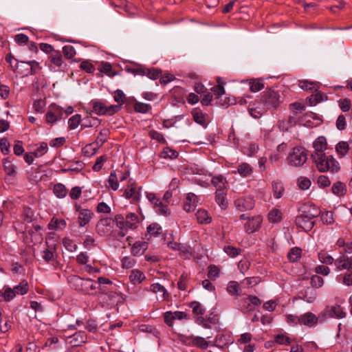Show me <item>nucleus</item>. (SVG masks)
Instances as JSON below:
<instances>
[{
    "label": "nucleus",
    "mask_w": 352,
    "mask_h": 352,
    "mask_svg": "<svg viewBox=\"0 0 352 352\" xmlns=\"http://www.w3.org/2000/svg\"><path fill=\"white\" fill-rule=\"evenodd\" d=\"M300 213L296 217V225L305 232L310 231L315 223L316 218L319 215L320 211L315 205L306 204L300 209Z\"/></svg>",
    "instance_id": "nucleus-1"
},
{
    "label": "nucleus",
    "mask_w": 352,
    "mask_h": 352,
    "mask_svg": "<svg viewBox=\"0 0 352 352\" xmlns=\"http://www.w3.org/2000/svg\"><path fill=\"white\" fill-rule=\"evenodd\" d=\"M283 102L279 92L274 89L269 88L261 94L260 104L263 109H276Z\"/></svg>",
    "instance_id": "nucleus-2"
},
{
    "label": "nucleus",
    "mask_w": 352,
    "mask_h": 352,
    "mask_svg": "<svg viewBox=\"0 0 352 352\" xmlns=\"http://www.w3.org/2000/svg\"><path fill=\"white\" fill-rule=\"evenodd\" d=\"M318 170L320 173L331 172L336 173L340 171V166L339 162L335 159L332 155H323L319 157L316 156L313 160Z\"/></svg>",
    "instance_id": "nucleus-3"
},
{
    "label": "nucleus",
    "mask_w": 352,
    "mask_h": 352,
    "mask_svg": "<svg viewBox=\"0 0 352 352\" xmlns=\"http://www.w3.org/2000/svg\"><path fill=\"white\" fill-rule=\"evenodd\" d=\"M96 296H97L99 300H100L102 306H113L115 305L122 304L124 301L123 296L120 292L116 291L107 292L102 287H100V291H98V292H96Z\"/></svg>",
    "instance_id": "nucleus-4"
},
{
    "label": "nucleus",
    "mask_w": 352,
    "mask_h": 352,
    "mask_svg": "<svg viewBox=\"0 0 352 352\" xmlns=\"http://www.w3.org/2000/svg\"><path fill=\"white\" fill-rule=\"evenodd\" d=\"M307 160V153L302 146L294 147L287 157V161L290 166H301Z\"/></svg>",
    "instance_id": "nucleus-5"
},
{
    "label": "nucleus",
    "mask_w": 352,
    "mask_h": 352,
    "mask_svg": "<svg viewBox=\"0 0 352 352\" xmlns=\"http://www.w3.org/2000/svg\"><path fill=\"white\" fill-rule=\"evenodd\" d=\"M114 220L111 218H102L100 219L96 226V231L100 236H109L113 231Z\"/></svg>",
    "instance_id": "nucleus-6"
},
{
    "label": "nucleus",
    "mask_w": 352,
    "mask_h": 352,
    "mask_svg": "<svg viewBox=\"0 0 352 352\" xmlns=\"http://www.w3.org/2000/svg\"><path fill=\"white\" fill-rule=\"evenodd\" d=\"M141 190V186L138 187L136 183L130 179L128 182L127 188L124 190V196L128 199H131L133 203L138 202L140 199Z\"/></svg>",
    "instance_id": "nucleus-7"
},
{
    "label": "nucleus",
    "mask_w": 352,
    "mask_h": 352,
    "mask_svg": "<svg viewBox=\"0 0 352 352\" xmlns=\"http://www.w3.org/2000/svg\"><path fill=\"white\" fill-rule=\"evenodd\" d=\"M261 304V300L257 296L250 295L241 300V310L244 313H250Z\"/></svg>",
    "instance_id": "nucleus-8"
},
{
    "label": "nucleus",
    "mask_w": 352,
    "mask_h": 352,
    "mask_svg": "<svg viewBox=\"0 0 352 352\" xmlns=\"http://www.w3.org/2000/svg\"><path fill=\"white\" fill-rule=\"evenodd\" d=\"M314 152L311 154V159H316L321 155H325L324 151L327 148V140L324 136L317 138L313 143Z\"/></svg>",
    "instance_id": "nucleus-9"
},
{
    "label": "nucleus",
    "mask_w": 352,
    "mask_h": 352,
    "mask_svg": "<svg viewBox=\"0 0 352 352\" xmlns=\"http://www.w3.org/2000/svg\"><path fill=\"white\" fill-rule=\"evenodd\" d=\"M16 61V69H19V63L21 64V66H22L23 65H27V68L25 69V70L23 72V71H19L18 72L20 73L21 74H23V75H28V74H36L38 70H40L41 69V67H40L39 65V63L36 61V60H30V61H20L19 62L18 60L15 59Z\"/></svg>",
    "instance_id": "nucleus-10"
},
{
    "label": "nucleus",
    "mask_w": 352,
    "mask_h": 352,
    "mask_svg": "<svg viewBox=\"0 0 352 352\" xmlns=\"http://www.w3.org/2000/svg\"><path fill=\"white\" fill-rule=\"evenodd\" d=\"M184 342L188 345L197 346L202 350L207 349L212 344V342L207 341L202 337L193 336L186 337Z\"/></svg>",
    "instance_id": "nucleus-11"
},
{
    "label": "nucleus",
    "mask_w": 352,
    "mask_h": 352,
    "mask_svg": "<svg viewBox=\"0 0 352 352\" xmlns=\"http://www.w3.org/2000/svg\"><path fill=\"white\" fill-rule=\"evenodd\" d=\"M263 218L261 215L251 217L245 223L244 228L248 233H254L257 231L262 223Z\"/></svg>",
    "instance_id": "nucleus-12"
},
{
    "label": "nucleus",
    "mask_w": 352,
    "mask_h": 352,
    "mask_svg": "<svg viewBox=\"0 0 352 352\" xmlns=\"http://www.w3.org/2000/svg\"><path fill=\"white\" fill-rule=\"evenodd\" d=\"M334 265L339 271L342 270L352 271V256H347L342 254L335 260Z\"/></svg>",
    "instance_id": "nucleus-13"
},
{
    "label": "nucleus",
    "mask_w": 352,
    "mask_h": 352,
    "mask_svg": "<svg viewBox=\"0 0 352 352\" xmlns=\"http://www.w3.org/2000/svg\"><path fill=\"white\" fill-rule=\"evenodd\" d=\"M234 204L239 211L250 210L254 207V201L250 197H242L236 199Z\"/></svg>",
    "instance_id": "nucleus-14"
},
{
    "label": "nucleus",
    "mask_w": 352,
    "mask_h": 352,
    "mask_svg": "<svg viewBox=\"0 0 352 352\" xmlns=\"http://www.w3.org/2000/svg\"><path fill=\"white\" fill-rule=\"evenodd\" d=\"M232 343V339L230 334L219 333L216 336L214 342H212L210 346H216L220 349Z\"/></svg>",
    "instance_id": "nucleus-15"
},
{
    "label": "nucleus",
    "mask_w": 352,
    "mask_h": 352,
    "mask_svg": "<svg viewBox=\"0 0 352 352\" xmlns=\"http://www.w3.org/2000/svg\"><path fill=\"white\" fill-rule=\"evenodd\" d=\"M62 109L57 105L52 107V109L45 114V120L47 124H53L62 116Z\"/></svg>",
    "instance_id": "nucleus-16"
},
{
    "label": "nucleus",
    "mask_w": 352,
    "mask_h": 352,
    "mask_svg": "<svg viewBox=\"0 0 352 352\" xmlns=\"http://www.w3.org/2000/svg\"><path fill=\"white\" fill-rule=\"evenodd\" d=\"M186 317V314L182 311H166L164 314V322L168 327H172L175 320H182Z\"/></svg>",
    "instance_id": "nucleus-17"
},
{
    "label": "nucleus",
    "mask_w": 352,
    "mask_h": 352,
    "mask_svg": "<svg viewBox=\"0 0 352 352\" xmlns=\"http://www.w3.org/2000/svg\"><path fill=\"white\" fill-rule=\"evenodd\" d=\"M122 222L124 226L129 230H135L138 226L139 218L136 214L130 212L125 218L122 216Z\"/></svg>",
    "instance_id": "nucleus-18"
},
{
    "label": "nucleus",
    "mask_w": 352,
    "mask_h": 352,
    "mask_svg": "<svg viewBox=\"0 0 352 352\" xmlns=\"http://www.w3.org/2000/svg\"><path fill=\"white\" fill-rule=\"evenodd\" d=\"M69 343L74 346H80L87 342V334L83 331L76 332L68 338Z\"/></svg>",
    "instance_id": "nucleus-19"
},
{
    "label": "nucleus",
    "mask_w": 352,
    "mask_h": 352,
    "mask_svg": "<svg viewBox=\"0 0 352 352\" xmlns=\"http://www.w3.org/2000/svg\"><path fill=\"white\" fill-rule=\"evenodd\" d=\"M49 60L51 65L49 67L52 69V65L54 67L62 68L66 66V64H64L63 56L60 51H54L52 54L49 56Z\"/></svg>",
    "instance_id": "nucleus-20"
},
{
    "label": "nucleus",
    "mask_w": 352,
    "mask_h": 352,
    "mask_svg": "<svg viewBox=\"0 0 352 352\" xmlns=\"http://www.w3.org/2000/svg\"><path fill=\"white\" fill-rule=\"evenodd\" d=\"M232 173H238L243 177H247L252 175L253 173V168L248 163L243 162L237 166L236 170H232Z\"/></svg>",
    "instance_id": "nucleus-21"
},
{
    "label": "nucleus",
    "mask_w": 352,
    "mask_h": 352,
    "mask_svg": "<svg viewBox=\"0 0 352 352\" xmlns=\"http://www.w3.org/2000/svg\"><path fill=\"white\" fill-rule=\"evenodd\" d=\"M197 196L192 192L188 193L184 204V210L188 212L193 211L197 206Z\"/></svg>",
    "instance_id": "nucleus-22"
},
{
    "label": "nucleus",
    "mask_w": 352,
    "mask_h": 352,
    "mask_svg": "<svg viewBox=\"0 0 352 352\" xmlns=\"http://www.w3.org/2000/svg\"><path fill=\"white\" fill-rule=\"evenodd\" d=\"M352 146V141L345 142L340 141L339 142L335 147L336 152L339 157H344L347 155L350 149V146Z\"/></svg>",
    "instance_id": "nucleus-23"
},
{
    "label": "nucleus",
    "mask_w": 352,
    "mask_h": 352,
    "mask_svg": "<svg viewBox=\"0 0 352 352\" xmlns=\"http://www.w3.org/2000/svg\"><path fill=\"white\" fill-rule=\"evenodd\" d=\"M318 317L311 312L300 316V324L312 327L318 322Z\"/></svg>",
    "instance_id": "nucleus-24"
},
{
    "label": "nucleus",
    "mask_w": 352,
    "mask_h": 352,
    "mask_svg": "<svg viewBox=\"0 0 352 352\" xmlns=\"http://www.w3.org/2000/svg\"><path fill=\"white\" fill-rule=\"evenodd\" d=\"M94 212L88 209H83L80 210L78 217V222L80 227H83L88 224L92 219Z\"/></svg>",
    "instance_id": "nucleus-25"
},
{
    "label": "nucleus",
    "mask_w": 352,
    "mask_h": 352,
    "mask_svg": "<svg viewBox=\"0 0 352 352\" xmlns=\"http://www.w3.org/2000/svg\"><path fill=\"white\" fill-rule=\"evenodd\" d=\"M153 206L155 211L158 214L164 215L165 217L170 215V211L168 206V204L164 203L162 200L159 199L158 201L156 202V204H153Z\"/></svg>",
    "instance_id": "nucleus-26"
},
{
    "label": "nucleus",
    "mask_w": 352,
    "mask_h": 352,
    "mask_svg": "<svg viewBox=\"0 0 352 352\" xmlns=\"http://www.w3.org/2000/svg\"><path fill=\"white\" fill-rule=\"evenodd\" d=\"M84 280L78 276H72L69 278V283L72 288L82 293Z\"/></svg>",
    "instance_id": "nucleus-27"
},
{
    "label": "nucleus",
    "mask_w": 352,
    "mask_h": 352,
    "mask_svg": "<svg viewBox=\"0 0 352 352\" xmlns=\"http://www.w3.org/2000/svg\"><path fill=\"white\" fill-rule=\"evenodd\" d=\"M98 287L96 286V283L94 282V280L91 278H85L83 283V291L82 294H89V295H96V292H91V291H95Z\"/></svg>",
    "instance_id": "nucleus-28"
},
{
    "label": "nucleus",
    "mask_w": 352,
    "mask_h": 352,
    "mask_svg": "<svg viewBox=\"0 0 352 352\" xmlns=\"http://www.w3.org/2000/svg\"><path fill=\"white\" fill-rule=\"evenodd\" d=\"M145 278L144 274L139 270H133L129 275L130 281L133 285L140 284Z\"/></svg>",
    "instance_id": "nucleus-29"
},
{
    "label": "nucleus",
    "mask_w": 352,
    "mask_h": 352,
    "mask_svg": "<svg viewBox=\"0 0 352 352\" xmlns=\"http://www.w3.org/2000/svg\"><path fill=\"white\" fill-rule=\"evenodd\" d=\"M150 290L153 293H161L163 300H168L169 298L166 289L158 283L151 285Z\"/></svg>",
    "instance_id": "nucleus-30"
},
{
    "label": "nucleus",
    "mask_w": 352,
    "mask_h": 352,
    "mask_svg": "<svg viewBox=\"0 0 352 352\" xmlns=\"http://www.w3.org/2000/svg\"><path fill=\"white\" fill-rule=\"evenodd\" d=\"M148 244L144 241H137L131 248V254L133 256H139L144 253L147 249Z\"/></svg>",
    "instance_id": "nucleus-31"
},
{
    "label": "nucleus",
    "mask_w": 352,
    "mask_h": 352,
    "mask_svg": "<svg viewBox=\"0 0 352 352\" xmlns=\"http://www.w3.org/2000/svg\"><path fill=\"white\" fill-rule=\"evenodd\" d=\"M196 218L199 223H209L211 222L212 218L209 215L208 211L204 209H199L196 212Z\"/></svg>",
    "instance_id": "nucleus-32"
},
{
    "label": "nucleus",
    "mask_w": 352,
    "mask_h": 352,
    "mask_svg": "<svg viewBox=\"0 0 352 352\" xmlns=\"http://www.w3.org/2000/svg\"><path fill=\"white\" fill-rule=\"evenodd\" d=\"M226 290L232 296L241 295V288L239 283L234 280L228 283Z\"/></svg>",
    "instance_id": "nucleus-33"
},
{
    "label": "nucleus",
    "mask_w": 352,
    "mask_h": 352,
    "mask_svg": "<svg viewBox=\"0 0 352 352\" xmlns=\"http://www.w3.org/2000/svg\"><path fill=\"white\" fill-rule=\"evenodd\" d=\"M66 226V221L63 219L52 218L48 224L49 230H63Z\"/></svg>",
    "instance_id": "nucleus-34"
},
{
    "label": "nucleus",
    "mask_w": 352,
    "mask_h": 352,
    "mask_svg": "<svg viewBox=\"0 0 352 352\" xmlns=\"http://www.w3.org/2000/svg\"><path fill=\"white\" fill-rule=\"evenodd\" d=\"M15 293L13 289L9 287H5L4 291L0 290V302H9L15 297Z\"/></svg>",
    "instance_id": "nucleus-35"
},
{
    "label": "nucleus",
    "mask_w": 352,
    "mask_h": 352,
    "mask_svg": "<svg viewBox=\"0 0 352 352\" xmlns=\"http://www.w3.org/2000/svg\"><path fill=\"white\" fill-rule=\"evenodd\" d=\"M115 223L116 226L120 229L118 236L120 237L125 236L129 229L124 226L122 214H117L115 216Z\"/></svg>",
    "instance_id": "nucleus-36"
},
{
    "label": "nucleus",
    "mask_w": 352,
    "mask_h": 352,
    "mask_svg": "<svg viewBox=\"0 0 352 352\" xmlns=\"http://www.w3.org/2000/svg\"><path fill=\"white\" fill-rule=\"evenodd\" d=\"M226 179L223 175L215 176L212 179V184L217 188L216 191L225 190Z\"/></svg>",
    "instance_id": "nucleus-37"
},
{
    "label": "nucleus",
    "mask_w": 352,
    "mask_h": 352,
    "mask_svg": "<svg viewBox=\"0 0 352 352\" xmlns=\"http://www.w3.org/2000/svg\"><path fill=\"white\" fill-rule=\"evenodd\" d=\"M302 298L308 303H312L316 298V292L309 287L305 289L300 293Z\"/></svg>",
    "instance_id": "nucleus-38"
},
{
    "label": "nucleus",
    "mask_w": 352,
    "mask_h": 352,
    "mask_svg": "<svg viewBox=\"0 0 352 352\" xmlns=\"http://www.w3.org/2000/svg\"><path fill=\"white\" fill-rule=\"evenodd\" d=\"M247 82L252 92H258L264 88V83L261 79H250Z\"/></svg>",
    "instance_id": "nucleus-39"
},
{
    "label": "nucleus",
    "mask_w": 352,
    "mask_h": 352,
    "mask_svg": "<svg viewBox=\"0 0 352 352\" xmlns=\"http://www.w3.org/2000/svg\"><path fill=\"white\" fill-rule=\"evenodd\" d=\"M56 252L55 245L48 246V248L44 250L42 252V258L45 261L49 263L54 260V253Z\"/></svg>",
    "instance_id": "nucleus-40"
},
{
    "label": "nucleus",
    "mask_w": 352,
    "mask_h": 352,
    "mask_svg": "<svg viewBox=\"0 0 352 352\" xmlns=\"http://www.w3.org/2000/svg\"><path fill=\"white\" fill-rule=\"evenodd\" d=\"M332 192L338 196H343L346 192V185L341 182H336L332 186Z\"/></svg>",
    "instance_id": "nucleus-41"
},
{
    "label": "nucleus",
    "mask_w": 352,
    "mask_h": 352,
    "mask_svg": "<svg viewBox=\"0 0 352 352\" xmlns=\"http://www.w3.org/2000/svg\"><path fill=\"white\" fill-rule=\"evenodd\" d=\"M53 192L58 198L63 199L66 197L67 190L65 185L58 183L54 186Z\"/></svg>",
    "instance_id": "nucleus-42"
},
{
    "label": "nucleus",
    "mask_w": 352,
    "mask_h": 352,
    "mask_svg": "<svg viewBox=\"0 0 352 352\" xmlns=\"http://www.w3.org/2000/svg\"><path fill=\"white\" fill-rule=\"evenodd\" d=\"M92 111L96 114L101 116L106 115L107 106L100 101H92Z\"/></svg>",
    "instance_id": "nucleus-43"
},
{
    "label": "nucleus",
    "mask_w": 352,
    "mask_h": 352,
    "mask_svg": "<svg viewBox=\"0 0 352 352\" xmlns=\"http://www.w3.org/2000/svg\"><path fill=\"white\" fill-rule=\"evenodd\" d=\"M100 124V121L96 118H93L91 116H87L82 120L81 127L82 128H88L96 126Z\"/></svg>",
    "instance_id": "nucleus-44"
},
{
    "label": "nucleus",
    "mask_w": 352,
    "mask_h": 352,
    "mask_svg": "<svg viewBox=\"0 0 352 352\" xmlns=\"http://www.w3.org/2000/svg\"><path fill=\"white\" fill-rule=\"evenodd\" d=\"M12 289L15 293V296L16 294L24 295L28 292L29 287L26 280H22L18 285L14 287Z\"/></svg>",
    "instance_id": "nucleus-45"
},
{
    "label": "nucleus",
    "mask_w": 352,
    "mask_h": 352,
    "mask_svg": "<svg viewBox=\"0 0 352 352\" xmlns=\"http://www.w3.org/2000/svg\"><path fill=\"white\" fill-rule=\"evenodd\" d=\"M327 100V96L320 92H318L314 95H311V96L309 98V102L311 106H315L318 103Z\"/></svg>",
    "instance_id": "nucleus-46"
},
{
    "label": "nucleus",
    "mask_w": 352,
    "mask_h": 352,
    "mask_svg": "<svg viewBox=\"0 0 352 352\" xmlns=\"http://www.w3.org/2000/svg\"><path fill=\"white\" fill-rule=\"evenodd\" d=\"M318 259L321 263L327 265H331L335 262L333 258L324 250H321L318 253Z\"/></svg>",
    "instance_id": "nucleus-47"
},
{
    "label": "nucleus",
    "mask_w": 352,
    "mask_h": 352,
    "mask_svg": "<svg viewBox=\"0 0 352 352\" xmlns=\"http://www.w3.org/2000/svg\"><path fill=\"white\" fill-rule=\"evenodd\" d=\"M226 193L225 190H219V191H216L215 192L216 202L222 208H225L226 207Z\"/></svg>",
    "instance_id": "nucleus-48"
},
{
    "label": "nucleus",
    "mask_w": 352,
    "mask_h": 352,
    "mask_svg": "<svg viewBox=\"0 0 352 352\" xmlns=\"http://www.w3.org/2000/svg\"><path fill=\"white\" fill-rule=\"evenodd\" d=\"M329 312V315L331 316H335L338 318H343L346 316L345 312H344L342 308L340 305L332 306Z\"/></svg>",
    "instance_id": "nucleus-49"
},
{
    "label": "nucleus",
    "mask_w": 352,
    "mask_h": 352,
    "mask_svg": "<svg viewBox=\"0 0 352 352\" xmlns=\"http://www.w3.org/2000/svg\"><path fill=\"white\" fill-rule=\"evenodd\" d=\"M300 87L305 90L317 91L319 89L318 83L308 80L300 82Z\"/></svg>",
    "instance_id": "nucleus-50"
},
{
    "label": "nucleus",
    "mask_w": 352,
    "mask_h": 352,
    "mask_svg": "<svg viewBox=\"0 0 352 352\" xmlns=\"http://www.w3.org/2000/svg\"><path fill=\"white\" fill-rule=\"evenodd\" d=\"M134 109L136 112L146 113L151 109V106L149 104L136 102L134 104Z\"/></svg>",
    "instance_id": "nucleus-51"
},
{
    "label": "nucleus",
    "mask_w": 352,
    "mask_h": 352,
    "mask_svg": "<svg viewBox=\"0 0 352 352\" xmlns=\"http://www.w3.org/2000/svg\"><path fill=\"white\" fill-rule=\"evenodd\" d=\"M301 255V249L299 248H293L290 250L287 254V258L289 261L295 262L296 261Z\"/></svg>",
    "instance_id": "nucleus-52"
},
{
    "label": "nucleus",
    "mask_w": 352,
    "mask_h": 352,
    "mask_svg": "<svg viewBox=\"0 0 352 352\" xmlns=\"http://www.w3.org/2000/svg\"><path fill=\"white\" fill-rule=\"evenodd\" d=\"M147 232L152 236H157L162 233V227L158 223H153L147 227Z\"/></svg>",
    "instance_id": "nucleus-53"
},
{
    "label": "nucleus",
    "mask_w": 352,
    "mask_h": 352,
    "mask_svg": "<svg viewBox=\"0 0 352 352\" xmlns=\"http://www.w3.org/2000/svg\"><path fill=\"white\" fill-rule=\"evenodd\" d=\"M194 121L200 125L204 126L206 124V119L204 113L199 110H194L192 111Z\"/></svg>",
    "instance_id": "nucleus-54"
},
{
    "label": "nucleus",
    "mask_w": 352,
    "mask_h": 352,
    "mask_svg": "<svg viewBox=\"0 0 352 352\" xmlns=\"http://www.w3.org/2000/svg\"><path fill=\"white\" fill-rule=\"evenodd\" d=\"M272 189L274 197H276V199H279L282 197L284 191V188L281 183L273 182Z\"/></svg>",
    "instance_id": "nucleus-55"
},
{
    "label": "nucleus",
    "mask_w": 352,
    "mask_h": 352,
    "mask_svg": "<svg viewBox=\"0 0 352 352\" xmlns=\"http://www.w3.org/2000/svg\"><path fill=\"white\" fill-rule=\"evenodd\" d=\"M82 121L81 116L79 114H76L72 116L68 120L69 128L70 129H76Z\"/></svg>",
    "instance_id": "nucleus-56"
},
{
    "label": "nucleus",
    "mask_w": 352,
    "mask_h": 352,
    "mask_svg": "<svg viewBox=\"0 0 352 352\" xmlns=\"http://www.w3.org/2000/svg\"><path fill=\"white\" fill-rule=\"evenodd\" d=\"M108 182L112 190H117L118 189L119 184L118 182L117 175L115 171H113L110 173Z\"/></svg>",
    "instance_id": "nucleus-57"
},
{
    "label": "nucleus",
    "mask_w": 352,
    "mask_h": 352,
    "mask_svg": "<svg viewBox=\"0 0 352 352\" xmlns=\"http://www.w3.org/2000/svg\"><path fill=\"white\" fill-rule=\"evenodd\" d=\"M267 110L263 109V107L261 108L249 107L248 109L249 113L252 118L255 119L261 118V116Z\"/></svg>",
    "instance_id": "nucleus-58"
},
{
    "label": "nucleus",
    "mask_w": 352,
    "mask_h": 352,
    "mask_svg": "<svg viewBox=\"0 0 352 352\" xmlns=\"http://www.w3.org/2000/svg\"><path fill=\"white\" fill-rule=\"evenodd\" d=\"M190 307L192 309V312L197 315H203L205 312V309L201 304L197 301L190 302Z\"/></svg>",
    "instance_id": "nucleus-59"
},
{
    "label": "nucleus",
    "mask_w": 352,
    "mask_h": 352,
    "mask_svg": "<svg viewBox=\"0 0 352 352\" xmlns=\"http://www.w3.org/2000/svg\"><path fill=\"white\" fill-rule=\"evenodd\" d=\"M63 53L66 58L70 59L76 55V50L72 45H65L63 47Z\"/></svg>",
    "instance_id": "nucleus-60"
},
{
    "label": "nucleus",
    "mask_w": 352,
    "mask_h": 352,
    "mask_svg": "<svg viewBox=\"0 0 352 352\" xmlns=\"http://www.w3.org/2000/svg\"><path fill=\"white\" fill-rule=\"evenodd\" d=\"M63 244L65 249L69 252H72L76 251L77 249L76 244H75L74 242L69 238H64L63 239Z\"/></svg>",
    "instance_id": "nucleus-61"
},
{
    "label": "nucleus",
    "mask_w": 352,
    "mask_h": 352,
    "mask_svg": "<svg viewBox=\"0 0 352 352\" xmlns=\"http://www.w3.org/2000/svg\"><path fill=\"white\" fill-rule=\"evenodd\" d=\"M224 252L231 257H235L241 252V249L231 245H226L223 248Z\"/></svg>",
    "instance_id": "nucleus-62"
},
{
    "label": "nucleus",
    "mask_w": 352,
    "mask_h": 352,
    "mask_svg": "<svg viewBox=\"0 0 352 352\" xmlns=\"http://www.w3.org/2000/svg\"><path fill=\"white\" fill-rule=\"evenodd\" d=\"M121 262L122 267L125 269L131 268L135 264V260L131 256L123 257Z\"/></svg>",
    "instance_id": "nucleus-63"
},
{
    "label": "nucleus",
    "mask_w": 352,
    "mask_h": 352,
    "mask_svg": "<svg viewBox=\"0 0 352 352\" xmlns=\"http://www.w3.org/2000/svg\"><path fill=\"white\" fill-rule=\"evenodd\" d=\"M219 269L214 265L208 267V277L210 279H216L219 274Z\"/></svg>",
    "instance_id": "nucleus-64"
}]
</instances>
